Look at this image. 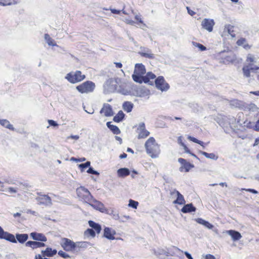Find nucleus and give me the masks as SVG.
<instances>
[{
  "instance_id": "f257e3e1",
  "label": "nucleus",
  "mask_w": 259,
  "mask_h": 259,
  "mask_svg": "<svg viewBox=\"0 0 259 259\" xmlns=\"http://www.w3.org/2000/svg\"><path fill=\"white\" fill-rule=\"evenodd\" d=\"M60 245L65 251L75 253L79 252L81 248H88L90 245V243L87 241L74 242L68 238H63Z\"/></svg>"
},
{
  "instance_id": "f03ea898",
  "label": "nucleus",
  "mask_w": 259,
  "mask_h": 259,
  "mask_svg": "<svg viewBox=\"0 0 259 259\" xmlns=\"http://www.w3.org/2000/svg\"><path fill=\"white\" fill-rule=\"evenodd\" d=\"M146 152L152 158H157L160 153L159 145L153 137L149 138L145 143Z\"/></svg>"
},
{
  "instance_id": "7ed1b4c3",
  "label": "nucleus",
  "mask_w": 259,
  "mask_h": 259,
  "mask_svg": "<svg viewBox=\"0 0 259 259\" xmlns=\"http://www.w3.org/2000/svg\"><path fill=\"white\" fill-rule=\"evenodd\" d=\"M78 197L82 201L89 203L93 200V197L90 191L85 187L80 186L76 189Z\"/></svg>"
},
{
  "instance_id": "20e7f679",
  "label": "nucleus",
  "mask_w": 259,
  "mask_h": 259,
  "mask_svg": "<svg viewBox=\"0 0 259 259\" xmlns=\"http://www.w3.org/2000/svg\"><path fill=\"white\" fill-rule=\"evenodd\" d=\"M95 84L91 81H86L76 87V90L81 94H88L93 92L95 88Z\"/></svg>"
},
{
  "instance_id": "39448f33",
  "label": "nucleus",
  "mask_w": 259,
  "mask_h": 259,
  "mask_svg": "<svg viewBox=\"0 0 259 259\" xmlns=\"http://www.w3.org/2000/svg\"><path fill=\"white\" fill-rule=\"evenodd\" d=\"M65 78L70 82L75 83L83 80L85 78V75H82L80 71H76L68 73Z\"/></svg>"
},
{
  "instance_id": "423d86ee",
  "label": "nucleus",
  "mask_w": 259,
  "mask_h": 259,
  "mask_svg": "<svg viewBox=\"0 0 259 259\" xmlns=\"http://www.w3.org/2000/svg\"><path fill=\"white\" fill-rule=\"evenodd\" d=\"M224 121H221L219 124L224 129L226 133H229L233 130V124L235 122V119L233 116L225 117L223 119Z\"/></svg>"
},
{
  "instance_id": "0eeeda50",
  "label": "nucleus",
  "mask_w": 259,
  "mask_h": 259,
  "mask_svg": "<svg viewBox=\"0 0 259 259\" xmlns=\"http://www.w3.org/2000/svg\"><path fill=\"white\" fill-rule=\"evenodd\" d=\"M259 69V67L254 64V63L245 64L243 68L242 71L243 76L245 77H250V72H256Z\"/></svg>"
},
{
  "instance_id": "6e6552de",
  "label": "nucleus",
  "mask_w": 259,
  "mask_h": 259,
  "mask_svg": "<svg viewBox=\"0 0 259 259\" xmlns=\"http://www.w3.org/2000/svg\"><path fill=\"white\" fill-rule=\"evenodd\" d=\"M156 88L161 92H166L169 89V84L166 82L163 76L158 77L155 80Z\"/></svg>"
},
{
  "instance_id": "1a4fd4ad",
  "label": "nucleus",
  "mask_w": 259,
  "mask_h": 259,
  "mask_svg": "<svg viewBox=\"0 0 259 259\" xmlns=\"http://www.w3.org/2000/svg\"><path fill=\"white\" fill-rule=\"evenodd\" d=\"M36 200L38 204L46 206H51L53 204L51 198L48 195L39 194V196L36 198Z\"/></svg>"
},
{
  "instance_id": "9d476101",
  "label": "nucleus",
  "mask_w": 259,
  "mask_h": 259,
  "mask_svg": "<svg viewBox=\"0 0 259 259\" xmlns=\"http://www.w3.org/2000/svg\"><path fill=\"white\" fill-rule=\"evenodd\" d=\"M0 239H5L13 243H17L15 236L12 234L5 231L1 226H0Z\"/></svg>"
},
{
  "instance_id": "9b49d317",
  "label": "nucleus",
  "mask_w": 259,
  "mask_h": 259,
  "mask_svg": "<svg viewBox=\"0 0 259 259\" xmlns=\"http://www.w3.org/2000/svg\"><path fill=\"white\" fill-rule=\"evenodd\" d=\"M114 80L110 78L105 82L104 84V91L106 93H112L116 90L115 83Z\"/></svg>"
},
{
  "instance_id": "f8f14e48",
  "label": "nucleus",
  "mask_w": 259,
  "mask_h": 259,
  "mask_svg": "<svg viewBox=\"0 0 259 259\" xmlns=\"http://www.w3.org/2000/svg\"><path fill=\"white\" fill-rule=\"evenodd\" d=\"M137 133H138L139 139L145 138L150 134V133L146 130L145 125L144 122L139 123L137 128Z\"/></svg>"
},
{
  "instance_id": "ddd939ff",
  "label": "nucleus",
  "mask_w": 259,
  "mask_h": 259,
  "mask_svg": "<svg viewBox=\"0 0 259 259\" xmlns=\"http://www.w3.org/2000/svg\"><path fill=\"white\" fill-rule=\"evenodd\" d=\"M214 24L213 19L208 18H205L201 22L202 28L207 30L208 32H211L212 31Z\"/></svg>"
},
{
  "instance_id": "4468645a",
  "label": "nucleus",
  "mask_w": 259,
  "mask_h": 259,
  "mask_svg": "<svg viewBox=\"0 0 259 259\" xmlns=\"http://www.w3.org/2000/svg\"><path fill=\"white\" fill-rule=\"evenodd\" d=\"M178 161L181 164V166L180 167L179 170L180 171H183L184 169L186 172H188L191 168L194 167V165L187 162L185 159L180 158L178 159Z\"/></svg>"
},
{
  "instance_id": "2eb2a0df",
  "label": "nucleus",
  "mask_w": 259,
  "mask_h": 259,
  "mask_svg": "<svg viewBox=\"0 0 259 259\" xmlns=\"http://www.w3.org/2000/svg\"><path fill=\"white\" fill-rule=\"evenodd\" d=\"M135 91L136 92V96L139 97H148L150 94V91L145 87L137 88Z\"/></svg>"
},
{
  "instance_id": "dca6fc26",
  "label": "nucleus",
  "mask_w": 259,
  "mask_h": 259,
  "mask_svg": "<svg viewBox=\"0 0 259 259\" xmlns=\"http://www.w3.org/2000/svg\"><path fill=\"white\" fill-rule=\"evenodd\" d=\"M100 113H104L105 116H111L113 115L112 107L110 105L105 103L100 110Z\"/></svg>"
},
{
  "instance_id": "f3484780",
  "label": "nucleus",
  "mask_w": 259,
  "mask_h": 259,
  "mask_svg": "<svg viewBox=\"0 0 259 259\" xmlns=\"http://www.w3.org/2000/svg\"><path fill=\"white\" fill-rule=\"evenodd\" d=\"M30 236L31 238L34 240L41 242H46L47 241V237L42 233L34 232L31 233Z\"/></svg>"
},
{
  "instance_id": "a211bd4d",
  "label": "nucleus",
  "mask_w": 259,
  "mask_h": 259,
  "mask_svg": "<svg viewBox=\"0 0 259 259\" xmlns=\"http://www.w3.org/2000/svg\"><path fill=\"white\" fill-rule=\"evenodd\" d=\"M25 246L31 247L32 249L42 247L45 246L43 242L39 241H28L25 243Z\"/></svg>"
},
{
  "instance_id": "6ab92c4d",
  "label": "nucleus",
  "mask_w": 259,
  "mask_h": 259,
  "mask_svg": "<svg viewBox=\"0 0 259 259\" xmlns=\"http://www.w3.org/2000/svg\"><path fill=\"white\" fill-rule=\"evenodd\" d=\"M115 233V231L110 228L106 227L104 230V236L109 240L115 239L114 235Z\"/></svg>"
},
{
  "instance_id": "aec40b11",
  "label": "nucleus",
  "mask_w": 259,
  "mask_h": 259,
  "mask_svg": "<svg viewBox=\"0 0 259 259\" xmlns=\"http://www.w3.org/2000/svg\"><path fill=\"white\" fill-rule=\"evenodd\" d=\"M19 187H9L7 191L11 194H15L17 192L18 190H24L28 186L27 184H23L22 183H19Z\"/></svg>"
},
{
  "instance_id": "412c9836",
  "label": "nucleus",
  "mask_w": 259,
  "mask_h": 259,
  "mask_svg": "<svg viewBox=\"0 0 259 259\" xmlns=\"http://www.w3.org/2000/svg\"><path fill=\"white\" fill-rule=\"evenodd\" d=\"M227 233L231 237L232 240L234 241L239 240L242 237L241 234L239 232L235 230H228L227 231Z\"/></svg>"
},
{
  "instance_id": "4be33fe9",
  "label": "nucleus",
  "mask_w": 259,
  "mask_h": 259,
  "mask_svg": "<svg viewBox=\"0 0 259 259\" xmlns=\"http://www.w3.org/2000/svg\"><path fill=\"white\" fill-rule=\"evenodd\" d=\"M258 108L254 104H247L244 103L243 110L244 111L247 112H256L257 111Z\"/></svg>"
},
{
  "instance_id": "5701e85b",
  "label": "nucleus",
  "mask_w": 259,
  "mask_h": 259,
  "mask_svg": "<svg viewBox=\"0 0 259 259\" xmlns=\"http://www.w3.org/2000/svg\"><path fill=\"white\" fill-rule=\"evenodd\" d=\"M134 72L142 75H144L146 73V69L144 65L141 63L136 64Z\"/></svg>"
},
{
  "instance_id": "b1692460",
  "label": "nucleus",
  "mask_w": 259,
  "mask_h": 259,
  "mask_svg": "<svg viewBox=\"0 0 259 259\" xmlns=\"http://www.w3.org/2000/svg\"><path fill=\"white\" fill-rule=\"evenodd\" d=\"M56 249H52L50 247H47L45 250H41L43 256L52 257L57 253Z\"/></svg>"
},
{
  "instance_id": "393cba45",
  "label": "nucleus",
  "mask_w": 259,
  "mask_h": 259,
  "mask_svg": "<svg viewBox=\"0 0 259 259\" xmlns=\"http://www.w3.org/2000/svg\"><path fill=\"white\" fill-rule=\"evenodd\" d=\"M174 193L177 195V199L173 202L174 204L182 205L186 203L184 196L179 191H174Z\"/></svg>"
},
{
  "instance_id": "a878e982",
  "label": "nucleus",
  "mask_w": 259,
  "mask_h": 259,
  "mask_svg": "<svg viewBox=\"0 0 259 259\" xmlns=\"http://www.w3.org/2000/svg\"><path fill=\"white\" fill-rule=\"evenodd\" d=\"M168 256H179L180 253L183 252L181 249L175 246H172L167 249Z\"/></svg>"
},
{
  "instance_id": "bb28decb",
  "label": "nucleus",
  "mask_w": 259,
  "mask_h": 259,
  "mask_svg": "<svg viewBox=\"0 0 259 259\" xmlns=\"http://www.w3.org/2000/svg\"><path fill=\"white\" fill-rule=\"evenodd\" d=\"M17 242L23 244L25 243L28 239V235L27 234H16L15 236Z\"/></svg>"
},
{
  "instance_id": "cd10ccee",
  "label": "nucleus",
  "mask_w": 259,
  "mask_h": 259,
  "mask_svg": "<svg viewBox=\"0 0 259 259\" xmlns=\"http://www.w3.org/2000/svg\"><path fill=\"white\" fill-rule=\"evenodd\" d=\"M132 78L133 80L136 82L140 83H142L144 82V83H147V81L146 78H144V76H143L142 75L135 73L134 72V74L132 75Z\"/></svg>"
},
{
  "instance_id": "c85d7f7f",
  "label": "nucleus",
  "mask_w": 259,
  "mask_h": 259,
  "mask_svg": "<svg viewBox=\"0 0 259 259\" xmlns=\"http://www.w3.org/2000/svg\"><path fill=\"white\" fill-rule=\"evenodd\" d=\"M230 105L234 108H238L241 110H243L244 102L238 100H232L230 101Z\"/></svg>"
},
{
  "instance_id": "c756f323",
  "label": "nucleus",
  "mask_w": 259,
  "mask_h": 259,
  "mask_svg": "<svg viewBox=\"0 0 259 259\" xmlns=\"http://www.w3.org/2000/svg\"><path fill=\"white\" fill-rule=\"evenodd\" d=\"M143 50H147V52H145L143 51H140L139 52V54L142 57L147 58L149 59H153L154 58V55L152 53V51L148 48H144Z\"/></svg>"
},
{
  "instance_id": "7c9ffc66",
  "label": "nucleus",
  "mask_w": 259,
  "mask_h": 259,
  "mask_svg": "<svg viewBox=\"0 0 259 259\" xmlns=\"http://www.w3.org/2000/svg\"><path fill=\"white\" fill-rule=\"evenodd\" d=\"M196 207H195L192 203H189L185 205L182 208L181 211L183 213H188L194 212L196 211Z\"/></svg>"
},
{
  "instance_id": "2f4dec72",
  "label": "nucleus",
  "mask_w": 259,
  "mask_h": 259,
  "mask_svg": "<svg viewBox=\"0 0 259 259\" xmlns=\"http://www.w3.org/2000/svg\"><path fill=\"white\" fill-rule=\"evenodd\" d=\"M237 44L239 46H242L244 49L249 50L251 48V46L249 45L244 38H240L237 41Z\"/></svg>"
},
{
  "instance_id": "473e14b6",
  "label": "nucleus",
  "mask_w": 259,
  "mask_h": 259,
  "mask_svg": "<svg viewBox=\"0 0 259 259\" xmlns=\"http://www.w3.org/2000/svg\"><path fill=\"white\" fill-rule=\"evenodd\" d=\"M133 107L134 104L131 102L128 101L124 102L122 105L123 109L127 113L131 112Z\"/></svg>"
},
{
  "instance_id": "72a5a7b5",
  "label": "nucleus",
  "mask_w": 259,
  "mask_h": 259,
  "mask_svg": "<svg viewBox=\"0 0 259 259\" xmlns=\"http://www.w3.org/2000/svg\"><path fill=\"white\" fill-rule=\"evenodd\" d=\"M94 204H92L91 205L96 209L99 210L101 212H103L105 210L104 204L102 202L96 200H94Z\"/></svg>"
},
{
  "instance_id": "f704fd0d",
  "label": "nucleus",
  "mask_w": 259,
  "mask_h": 259,
  "mask_svg": "<svg viewBox=\"0 0 259 259\" xmlns=\"http://www.w3.org/2000/svg\"><path fill=\"white\" fill-rule=\"evenodd\" d=\"M89 225L92 228V229L96 231L98 234L100 232L101 230V227L99 224L94 222L93 221H89Z\"/></svg>"
},
{
  "instance_id": "c9c22d12",
  "label": "nucleus",
  "mask_w": 259,
  "mask_h": 259,
  "mask_svg": "<svg viewBox=\"0 0 259 259\" xmlns=\"http://www.w3.org/2000/svg\"><path fill=\"white\" fill-rule=\"evenodd\" d=\"M111 122L109 121L106 123L107 126L113 133V134L118 135L120 133V131L119 128L114 125L111 124Z\"/></svg>"
},
{
  "instance_id": "e433bc0d",
  "label": "nucleus",
  "mask_w": 259,
  "mask_h": 259,
  "mask_svg": "<svg viewBox=\"0 0 259 259\" xmlns=\"http://www.w3.org/2000/svg\"><path fill=\"white\" fill-rule=\"evenodd\" d=\"M0 124L4 127L7 128L10 130L14 131L15 128L10 123V122L7 119H1Z\"/></svg>"
},
{
  "instance_id": "4c0bfd02",
  "label": "nucleus",
  "mask_w": 259,
  "mask_h": 259,
  "mask_svg": "<svg viewBox=\"0 0 259 259\" xmlns=\"http://www.w3.org/2000/svg\"><path fill=\"white\" fill-rule=\"evenodd\" d=\"M130 170L127 168H121L117 170V174L119 177H125L130 175Z\"/></svg>"
},
{
  "instance_id": "58836bf2",
  "label": "nucleus",
  "mask_w": 259,
  "mask_h": 259,
  "mask_svg": "<svg viewBox=\"0 0 259 259\" xmlns=\"http://www.w3.org/2000/svg\"><path fill=\"white\" fill-rule=\"evenodd\" d=\"M257 61V59L255 56L251 54H248L247 55L246 59L245 60V63H255Z\"/></svg>"
},
{
  "instance_id": "ea45409f",
  "label": "nucleus",
  "mask_w": 259,
  "mask_h": 259,
  "mask_svg": "<svg viewBox=\"0 0 259 259\" xmlns=\"http://www.w3.org/2000/svg\"><path fill=\"white\" fill-rule=\"evenodd\" d=\"M124 114L122 111H119L118 113L114 117L113 120L116 122H120L124 118Z\"/></svg>"
},
{
  "instance_id": "a19ab883",
  "label": "nucleus",
  "mask_w": 259,
  "mask_h": 259,
  "mask_svg": "<svg viewBox=\"0 0 259 259\" xmlns=\"http://www.w3.org/2000/svg\"><path fill=\"white\" fill-rule=\"evenodd\" d=\"M202 155H204L206 158L216 160L218 157L216 156L214 153H208L204 151L199 152Z\"/></svg>"
},
{
  "instance_id": "79ce46f5",
  "label": "nucleus",
  "mask_w": 259,
  "mask_h": 259,
  "mask_svg": "<svg viewBox=\"0 0 259 259\" xmlns=\"http://www.w3.org/2000/svg\"><path fill=\"white\" fill-rule=\"evenodd\" d=\"M45 39L49 46H57V45L55 42L54 40L50 36V35L48 34H45Z\"/></svg>"
},
{
  "instance_id": "37998d69",
  "label": "nucleus",
  "mask_w": 259,
  "mask_h": 259,
  "mask_svg": "<svg viewBox=\"0 0 259 259\" xmlns=\"http://www.w3.org/2000/svg\"><path fill=\"white\" fill-rule=\"evenodd\" d=\"M154 254L156 255H165L166 256H168V251L164 250L163 248H158L157 250H154Z\"/></svg>"
},
{
  "instance_id": "c03bdc74",
  "label": "nucleus",
  "mask_w": 259,
  "mask_h": 259,
  "mask_svg": "<svg viewBox=\"0 0 259 259\" xmlns=\"http://www.w3.org/2000/svg\"><path fill=\"white\" fill-rule=\"evenodd\" d=\"M156 77V75L153 74V73L151 72H148L146 74V76H144V78H146L147 79V83H148V84H152V82L150 81V79H154Z\"/></svg>"
},
{
  "instance_id": "a18cd8bd",
  "label": "nucleus",
  "mask_w": 259,
  "mask_h": 259,
  "mask_svg": "<svg viewBox=\"0 0 259 259\" xmlns=\"http://www.w3.org/2000/svg\"><path fill=\"white\" fill-rule=\"evenodd\" d=\"M188 139L189 140H190L195 143H197V144L200 145L201 146L203 147V148H204L205 146L204 145V143L202 141L198 140L196 138L191 137V136H188Z\"/></svg>"
},
{
  "instance_id": "49530a36",
  "label": "nucleus",
  "mask_w": 259,
  "mask_h": 259,
  "mask_svg": "<svg viewBox=\"0 0 259 259\" xmlns=\"http://www.w3.org/2000/svg\"><path fill=\"white\" fill-rule=\"evenodd\" d=\"M139 203L138 201H136L132 199H130L128 206L133 208L136 209L138 206Z\"/></svg>"
},
{
  "instance_id": "de8ad7c7",
  "label": "nucleus",
  "mask_w": 259,
  "mask_h": 259,
  "mask_svg": "<svg viewBox=\"0 0 259 259\" xmlns=\"http://www.w3.org/2000/svg\"><path fill=\"white\" fill-rule=\"evenodd\" d=\"M192 43H193V45L195 47H198L199 49V50L201 51H205L206 49V48L205 46H204L203 45H202L199 43H198L196 42H194V41Z\"/></svg>"
},
{
  "instance_id": "09e8293b",
  "label": "nucleus",
  "mask_w": 259,
  "mask_h": 259,
  "mask_svg": "<svg viewBox=\"0 0 259 259\" xmlns=\"http://www.w3.org/2000/svg\"><path fill=\"white\" fill-rule=\"evenodd\" d=\"M91 162L90 161H87L84 163H81L79 165V167L81 168V170H83L90 166Z\"/></svg>"
},
{
  "instance_id": "8fccbe9b",
  "label": "nucleus",
  "mask_w": 259,
  "mask_h": 259,
  "mask_svg": "<svg viewBox=\"0 0 259 259\" xmlns=\"http://www.w3.org/2000/svg\"><path fill=\"white\" fill-rule=\"evenodd\" d=\"M84 233L85 235H90V236H91L92 237H95V231L92 229H88L85 231Z\"/></svg>"
},
{
  "instance_id": "3c124183",
  "label": "nucleus",
  "mask_w": 259,
  "mask_h": 259,
  "mask_svg": "<svg viewBox=\"0 0 259 259\" xmlns=\"http://www.w3.org/2000/svg\"><path fill=\"white\" fill-rule=\"evenodd\" d=\"M58 254L60 256H61L62 257L64 258H69L70 257L68 254L66 253V252H65L62 250H60L58 252Z\"/></svg>"
},
{
  "instance_id": "603ef678",
  "label": "nucleus",
  "mask_w": 259,
  "mask_h": 259,
  "mask_svg": "<svg viewBox=\"0 0 259 259\" xmlns=\"http://www.w3.org/2000/svg\"><path fill=\"white\" fill-rule=\"evenodd\" d=\"M87 172L91 174H93L95 175H99V173L94 169V168L92 167H90L88 170H87Z\"/></svg>"
},
{
  "instance_id": "864d4df0",
  "label": "nucleus",
  "mask_w": 259,
  "mask_h": 259,
  "mask_svg": "<svg viewBox=\"0 0 259 259\" xmlns=\"http://www.w3.org/2000/svg\"><path fill=\"white\" fill-rule=\"evenodd\" d=\"M135 18L139 23L142 24L144 26H146V24L145 23H144V22H143V20H142V19L141 18V15H136L135 17Z\"/></svg>"
},
{
  "instance_id": "5fc2aeb1",
  "label": "nucleus",
  "mask_w": 259,
  "mask_h": 259,
  "mask_svg": "<svg viewBox=\"0 0 259 259\" xmlns=\"http://www.w3.org/2000/svg\"><path fill=\"white\" fill-rule=\"evenodd\" d=\"M4 182L8 184H15L14 180L9 178L4 179Z\"/></svg>"
},
{
  "instance_id": "6e6d98bb",
  "label": "nucleus",
  "mask_w": 259,
  "mask_h": 259,
  "mask_svg": "<svg viewBox=\"0 0 259 259\" xmlns=\"http://www.w3.org/2000/svg\"><path fill=\"white\" fill-rule=\"evenodd\" d=\"M130 219L131 218L129 215H123L120 217V220H119V222L121 223H124L125 222L126 220H128Z\"/></svg>"
},
{
  "instance_id": "4d7b16f0",
  "label": "nucleus",
  "mask_w": 259,
  "mask_h": 259,
  "mask_svg": "<svg viewBox=\"0 0 259 259\" xmlns=\"http://www.w3.org/2000/svg\"><path fill=\"white\" fill-rule=\"evenodd\" d=\"M195 221L198 224H201L202 225H204L205 223L206 222V221L201 219V218H197V219H195Z\"/></svg>"
},
{
  "instance_id": "13d9d810",
  "label": "nucleus",
  "mask_w": 259,
  "mask_h": 259,
  "mask_svg": "<svg viewBox=\"0 0 259 259\" xmlns=\"http://www.w3.org/2000/svg\"><path fill=\"white\" fill-rule=\"evenodd\" d=\"M70 160L71 161H76V162H83V161H84L85 160V158H76L75 157H71V159H70Z\"/></svg>"
},
{
  "instance_id": "bf43d9fd",
  "label": "nucleus",
  "mask_w": 259,
  "mask_h": 259,
  "mask_svg": "<svg viewBox=\"0 0 259 259\" xmlns=\"http://www.w3.org/2000/svg\"><path fill=\"white\" fill-rule=\"evenodd\" d=\"M112 218L113 219L118 220L119 221L120 220V217H119V214L116 212H114L113 211L112 212Z\"/></svg>"
},
{
  "instance_id": "052dcab7",
  "label": "nucleus",
  "mask_w": 259,
  "mask_h": 259,
  "mask_svg": "<svg viewBox=\"0 0 259 259\" xmlns=\"http://www.w3.org/2000/svg\"><path fill=\"white\" fill-rule=\"evenodd\" d=\"M203 226L209 229H212L213 227V226L207 221H206Z\"/></svg>"
},
{
  "instance_id": "680f3d73",
  "label": "nucleus",
  "mask_w": 259,
  "mask_h": 259,
  "mask_svg": "<svg viewBox=\"0 0 259 259\" xmlns=\"http://www.w3.org/2000/svg\"><path fill=\"white\" fill-rule=\"evenodd\" d=\"M19 2V0H12L11 1L10 0L8 1V6H10L12 5H15L18 4Z\"/></svg>"
},
{
  "instance_id": "e2e57ef3",
  "label": "nucleus",
  "mask_w": 259,
  "mask_h": 259,
  "mask_svg": "<svg viewBox=\"0 0 259 259\" xmlns=\"http://www.w3.org/2000/svg\"><path fill=\"white\" fill-rule=\"evenodd\" d=\"M182 146L183 147L186 153H190V151L184 143H182Z\"/></svg>"
},
{
  "instance_id": "0e129e2a",
  "label": "nucleus",
  "mask_w": 259,
  "mask_h": 259,
  "mask_svg": "<svg viewBox=\"0 0 259 259\" xmlns=\"http://www.w3.org/2000/svg\"><path fill=\"white\" fill-rule=\"evenodd\" d=\"M48 122L49 124L51 126H56L58 125L57 123L55 121L53 120H49Z\"/></svg>"
},
{
  "instance_id": "69168bd1",
  "label": "nucleus",
  "mask_w": 259,
  "mask_h": 259,
  "mask_svg": "<svg viewBox=\"0 0 259 259\" xmlns=\"http://www.w3.org/2000/svg\"><path fill=\"white\" fill-rule=\"evenodd\" d=\"M243 190H245L247 192H251L252 193H253V194H257V191L254 189H242Z\"/></svg>"
},
{
  "instance_id": "338daca9",
  "label": "nucleus",
  "mask_w": 259,
  "mask_h": 259,
  "mask_svg": "<svg viewBox=\"0 0 259 259\" xmlns=\"http://www.w3.org/2000/svg\"><path fill=\"white\" fill-rule=\"evenodd\" d=\"M184 254H185L186 256L188 258V259H193V258L192 257V255H191L190 253H189L187 251H185L184 252Z\"/></svg>"
},
{
  "instance_id": "774afa93",
  "label": "nucleus",
  "mask_w": 259,
  "mask_h": 259,
  "mask_svg": "<svg viewBox=\"0 0 259 259\" xmlns=\"http://www.w3.org/2000/svg\"><path fill=\"white\" fill-rule=\"evenodd\" d=\"M205 259H215V258L213 255L208 254L205 256Z\"/></svg>"
}]
</instances>
